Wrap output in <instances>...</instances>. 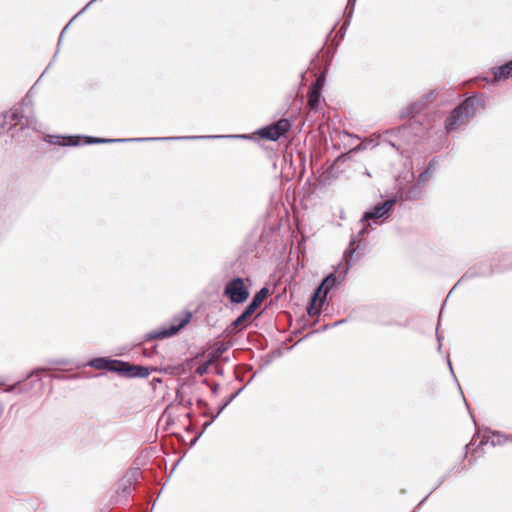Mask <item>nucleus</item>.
<instances>
[{
  "label": "nucleus",
  "instance_id": "obj_1",
  "mask_svg": "<svg viewBox=\"0 0 512 512\" xmlns=\"http://www.w3.org/2000/svg\"><path fill=\"white\" fill-rule=\"evenodd\" d=\"M478 107H484L482 94H473L460 102L445 119L447 132L465 127L476 113Z\"/></svg>",
  "mask_w": 512,
  "mask_h": 512
},
{
  "label": "nucleus",
  "instance_id": "obj_2",
  "mask_svg": "<svg viewBox=\"0 0 512 512\" xmlns=\"http://www.w3.org/2000/svg\"><path fill=\"white\" fill-rule=\"evenodd\" d=\"M369 228H372V223H362V228L359 230L357 235L351 238L348 248L343 253L342 262L339 263L340 268H342V277L346 276L348 273L352 261L354 259L358 260L364 255L366 244L361 240V238L369 233Z\"/></svg>",
  "mask_w": 512,
  "mask_h": 512
},
{
  "label": "nucleus",
  "instance_id": "obj_3",
  "mask_svg": "<svg viewBox=\"0 0 512 512\" xmlns=\"http://www.w3.org/2000/svg\"><path fill=\"white\" fill-rule=\"evenodd\" d=\"M83 138L85 144H106L128 141H169V140H196V139H217V138H249L247 135H207V136H182V137H152V138H132V139H109L92 136H79Z\"/></svg>",
  "mask_w": 512,
  "mask_h": 512
},
{
  "label": "nucleus",
  "instance_id": "obj_4",
  "mask_svg": "<svg viewBox=\"0 0 512 512\" xmlns=\"http://www.w3.org/2000/svg\"><path fill=\"white\" fill-rule=\"evenodd\" d=\"M17 125L21 129L36 130L37 120L34 116L24 115L22 105L14 106L10 111L0 114V127L8 126V129H11Z\"/></svg>",
  "mask_w": 512,
  "mask_h": 512
},
{
  "label": "nucleus",
  "instance_id": "obj_5",
  "mask_svg": "<svg viewBox=\"0 0 512 512\" xmlns=\"http://www.w3.org/2000/svg\"><path fill=\"white\" fill-rule=\"evenodd\" d=\"M192 314L185 312L184 315L175 316L172 322L167 327H162L158 330L146 333L143 336V341L161 340L176 335L181 329H183L191 320Z\"/></svg>",
  "mask_w": 512,
  "mask_h": 512
},
{
  "label": "nucleus",
  "instance_id": "obj_6",
  "mask_svg": "<svg viewBox=\"0 0 512 512\" xmlns=\"http://www.w3.org/2000/svg\"><path fill=\"white\" fill-rule=\"evenodd\" d=\"M268 295L269 289L266 286L262 287L258 292H256L250 303L228 327L229 333H234V330L238 329L239 327L241 329L245 328L247 326L246 321L255 313V311L260 307Z\"/></svg>",
  "mask_w": 512,
  "mask_h": 512
},
{
  "label": "nucleus",
  "instance_id": "obj_7",
  "mask_svg": "<svg viewBox=\"0 0 512 512\" xmlns=\"http://www.w3.org/2000/svg\"><path fill=\"white\" fill-rule=\"evenodd\" d=\"M223 293L232 304H242L250 296L249 287L245 284V280L239 276L226 282Z\"/></svg>",
  "mask_w": 512,
  "mask_h": 512
},
{
  "label": "nucleus",
  "instance_id": "obj_8",
  "mask_svg": "<svg viewBox=\"0 0 512 512\" xmlns=\"http://www.w3.org/2000/svg\"><path fill=\"white\" fill-rule=\"evenodd\" d=\"M396 204V200L391 198L384 202L377 203L371 209L365 211L360 219L361 223H372L380 224L384 222L390 215L393 207Z\"/></svg>",
  "mask_w": 512,
  "mask_h": 512
},
{
  "label": "nucleus",
  "instance_id": "obj_9",
  "mask_svg": "<svg viewBox=\"0 0 512 512\" xmlns=\"http://www.w3.org/2000/svg\"><path fill=\"white\" fill-rule=\"evenodd\" d=\"M291 128V121L287 118H281L278 121L262 127L258 130V135L265 140L277 141L283 137Z\"/></svg>",
  "mask_w": 512,
  "mask_h": 512
},
{
  "label": "nucleus",
  "instance_id": "obj_10",
  "mask_svg": "<svg viewBox=\"0 0 512 512\" xmlns=\"http://www.w3.org/2000/svg\"><path fill=\"white\" fill-rule=\"evenodd\" d=\"M151 371H157V368L150 369L147 366L119 360L117 374L126 378H146Z\"/></svg>",
  "mask_w": 512,
  "mask_h": 512
},
{
  "label": "nucleus",
  "instance_id": "obj_11",
  "mask_svg": "<svg viewBox=\"0 0 512 512\" xmlns=\"http://www.w3.org/2000/svg\"><path fill=\"white\" fill-rule=\"evenodd\" d=\"M341 270L342 268L338 265L334 272L328 274L314 290V297L325 296L326 299L329 291L338 286L345 278V276L342 277Z\"/></svg>",
  "mask_w": 512,
  "mask_h": 512
},
{
  "label": "nucleus",
  "instance_id": "obj_12",
  "mask_svg": "<svg viewBox=\"0 0 512 512\" xmlns=\"http://www.w3.org/2000/svg\"><path fill=\"white\" fill-rule=\"evenodd\" d=\"M502 268H494L491 264L488 263H479L477 265H474L471 267L456 283V285L453 287V289L456 288V286L460 285L462 282L468 279H472L475 277H487L492 275L494 272H500L502 271Z\"/></svg>",
  "mask_w": 512,
  "mask_h": 512
},
{
  "label": "nucleus",
  "instance_id": "obj_13",
  "mask_svg": "<svg viewBox=\"0 0 512 512\" xmlns=\"http://www.w3.org/2000/svg\"><path fill=\"white\" fill-rule=\"evenodd\" d=\"M140 475L139 469H134L127 473L117 484L116 493L118 496L127 498L131 494V487L137 481Z\"/></svg>",
  "mask_w": 512,
  "mask_h": 512
},
{
  "label": "nucleus",
  "instance_id": "obj_14",
  "mask_svg": "<svg viewBox=\"0 0 512 512\" xmlns=\"http://www.w3.org/2000/svg\"><path fill=\"white\" fill-rule=\"evenodd\" d=\"M87 365L94 369L117 373L119 360L109 359L106 357H95L89 360Z\"/></svg>",
  "mask_w": 512,
  "mask_h": 512
},
{
  "label": "nucleus",
  "instance_id": "obj_15",
  "mask_svg": "<svg viewBox=\"0 0 512 512\" xmlns=\"http://www.w3.org/2000/svg\"><path fill=\"white\" fill-rule=\"evenodd\" d=\"M434 97V93L430 92L429 94L425 95V97L417 102L409 104L402 112H401V118L414 116L416 114H419L427 105V103Z\"/></svg>",
  "mask_w": 512,
  "mask_h": 512
},
{
  "label": "nucleus",
  "instance_id": "obj_16",
  "mask_svg": "<svg viewBox=\"0 0 512 512\" xmlns=\"http://www.w3.org/2000/svg\"><path fill=\"white\" fill-rule=\"evenodd\" d=\"M45 141L50 144H57L60 146H78L80 145L79 136H61V135H47Z\"/></svg>",
  "mask_w": 512,
  "mask_h": 512
},
{
  "label": "nucleus",
  "instance_id": "obj_17",
  "mask_svg": "<svg viewBox=\"0 0 512 512\" xmlns=\"http://www.w3.org/2000/svg\"><path fill=\"white\" fill-rule=\"evenodd\" d=\"M495 81L505 80L512 77V60L500 66H494L490 69Z\"/></svg>",
  "mask_w": 512,
  "mask_h": 512
},
{
  "label": "nucleus",
  "instance_id": "obj_18",
  "mask_svg": "<svg viewBox=\"0 0 512 512\" xmlns=\"http://www.w3.org/2000/svg\"><path fill=\"white\" fill-rule=\"evenodd\" d=\"M325 301V296L314 297L313 293L307 306L308 315L310 317L319 316L321 313V307L325 303Z\"/></svg>",
  "mask_w": 512,
  "mask_h": 512
},
{
  "label": "nucleus",
  "instance_id": "obj_19",
  "mask_svg": "<svg viewBox=\"0 0 512 512\" xmlns=\"http://www.w3.org/2000/svg\"><path fill=\"white\" fill-rule=\"evenodd\" d=\"M321 102V93L317 87L310 89L308 93V106L310 110H317Z\"/></svg>",
  "mask_w": 512,
  "mask_h": 512
},
{
  "label": "nucleus",
  "instance_id": "obj_20",
  "mask_svg": "<svg viewBox=\"0 0 512 512\" xmlns=\"http://www.w3.org/2000/svg\"><path fill=\"white\" fill-rule=\"evenodd\" d=\"M356 1L357 0H348V2H347V6L345 9L346 18H345V21L339 31V32H341V38L344 36L345 30L347 29L348 25L350 24Z\"/></svg>",
  "mask_w": 512,
  "mask_h": 512
},
{
  "label": "nucleus",
  "instance_id": "obj_21",
  "mask_svg": "<svg viewBox=\"0 0 512 512\" xmlns=\"http://www.w3.org/2000/svg\"><path fill=\"white\" fill-rule=\"evenodd\" d=\"M229 348V344L226 343H219L207 356L209 360L212 362H215L218 360L223 353H225Z\"/></svg>",
  "mask_w": 512,
  "mask_h": 512
},
{
  "label": "nucleus",
  "instance_id": "obj_22",
  "mask_svg": "<svg viewBox=\"0 0 512 512\" xmlns=\"http://www.w3.org/2000/svg\"><path fill=\"white\" fill-rule=\"evenodd\" d=\"M422 195V187L420 186L419 183H417L408 189V191L406 192V199L415 201L419 200L422 197Z\"/></svg>",
  "mask_w": 512,
  "mask_h": 512
},
{
  "label": "nucleus",
  "instance_id": "obj_23",
  "mask_svg": "<svg viewBox=\"0 0 512 512\" xmlns=\"http://www.w3.org/2000/svg\"><path fill=\"white\" fill-rule=\"evenodd\" d=\"M24 382H25L24 380L17 381L13 385L8 386V388L5 391L9 392V393H13V392L23 393V392H27L29 389H31V386L28 387L27 384H24Z\"/></svg>",
  "mask_w": 512,
  "mask_h": 512
},
{
  "label": "nucleus",
  "instance_id": "obj_24",
  "mask_svg": "<svg viewBox=\"0 0 512 512\" xmlns=\"http://www.w3.org/2000/svg\"><path fill=\"white\" fill-rule=\"evenodd\" d=\"M245 386L239 388L237 391L228 396L218 407V414H221L223 410L244 390Z\"/></svg>",
  "mask_w": 512,
  "mask_h": 512
},
{
  "label": "nucleus",
  "instance_id": "obj_25",
  "mask_svg": "<svg viewBox=\"0 0 512 512\" xmlns=\"http://www.w3.org/2000/svg\"><path fill=\"white\" fill-rule=\"evenodd\" d=\"M489 439L493 446L502 445L508 441V437L498 431L492 432V435L489 437Z\"/></svg>",
  "mask_w": 512,
  "mask_h": 512
},
{
  "label": "nucleus",
  "instance_id": "obj_26",
  "mask_svg": "<svg viewBox=\"0 0 512 512\" xmlns=\"http://www.w3.org/2000/svg\"><path fill=\"white\" fill-rule=\"evenodd\" d=\"M213 362L211 360H209L207 358V360L205 362H203L202 364H200L197 368H196V373L199 375V376H204L208 373L209 371V367L210 365L212 364Z\"/></svg>",
  "mask_w": 512,
  "mask_h": 512
},
{
  "label": "nucleus",
  "instance_id": "obj_27",
  "mask_svg": "<svg viewBox=\"0 0 512 512\" xmlns=\"http://www.w3.org/2000/svg\"><path fill=\"white\" fill-rule=\"evenodd\" d=\"M449 473H446L445 475H443L440 480L438 481V483L433 487V489L420 501V503L418 504V506H421L427 499L428 497L431 495V493H433L440 485H442L444 483V481L447 479Z\"/></svg>",
  "mask_w": 512,
  "mask_h": 512
},
{
  "label": "nucleus",
  "instance_id": "obj_28",
  "mask_svg": "<svg viewBox=\"0 0 512 512\" xmlns=\"http://www.w3.org/2000/svg\"><path fill=\"white\" fill-rule=\"evenodd\" d=\"M430 176H431L430 175V171L429 170H424L422 173L419 174L418 179H417V183H419V184L423 183Z\"/></svg>",
  "mask_w": 512,
  "mask_h": 512
},
{
  "label": "nucleus",
  "instance_id": "obj_29",
  "mask_svg": "<svg viewBox=\"0 0 512 512\" xmlns=\"http://www.w3.org/2000/svg\"><path fill=\"white\" fill-rule=\"evenodd\" d=\"M44 371V369H36V370H33L28 376L27 378H35V381H40L41 378H40V373Z\"/></svg>",
  "mask_w": 512,
  "mask_h": 512
},
{
  "label": "nucleus",
  "instance_id": "obj_30",
  "mask_svg": "<svg viewBox=\"0 0 512 512\" xmlns=\"http://www.w3.org/2000/svg\"><path fill=\"white\" fill-rule=\"evenodd\" d=\"M156 352V346L152 347L151 349L142 348V353L145 357H152Z\"/></svg>",
  "mask_w": 512,
  "mask_h": 512
},
{
  "label": "nucleus",
  "instance_id": "obj_31",
  "mask_svg": "<svg viewBox=\"0 0 512 512\" xmlns=\"http://www.w3.org/2000/svg\"><path fill=\"white\" fill-rule=\"evenodd\" d=\"M447 363H448V366H449V369H450V372H451V374H452L453 378L455 379V381H456V382H458V381H457V378H456V376H455V373H454V371H453L452 364H451V361H450V359H449V358L447 359ZM457 385H458V387H459V390H460V391H462V390H461V387H460V385H459V383H457ZM461 393L463 394V392H461Z\"/></svg>",
  "mask_w": 512,
  "mask_h": 512
},
{
  "label": "nucleus",
  "instance_id": "obj_32",
  "mask_svg": "<svg viewBox=\"0 0 512 512\" xmlns=\"http://www.w3.org/2000/svg\"><path fill=\"white\" fill-rule=\"evenodd\" d=\"M343 322H345V320H339V321H336V322H334L332 324H326V325L323 326V330L329 329L331 327H336L337 325H339V324H341Z\"/></svg>",
  "mask_w": 512,
  "mask_h": 512
},
{
  "label": "nucleus",
  "instance_id": "obj_33",
  "mask_svg": "<svg viewBox=\"0 0 512 512\" xmlns=\"http://www.w3.org/2000/svg\"><path fill=\"white\" fill-rule=\"evenodd\" d=\"M197 406H198L199 408H207V407H208V403H207L205 400H203V399L199 398V399L197 400Z\"/></svg>",
  "mask_w": 512,
  "mask_h": 512
},
{
  "label": "nucleus",
  "instance_id": "obj_34",
  "mask_svg": "<svg viewBox=\"0 0 512 512\" xmlns=\"http://www.w3.org/2000/svg\"><path fill=\"white\" fill-rule=\"evenodd\" d=\"M434 164H435V158H433V159L429 162V164H428L427 168L425 169V170H429V171H430V175H432V173H433V170H434Z\"/></svg>",
  "mask_w": 512,
  "mask_h": 512
},
{
  "label": "nucleus",
  "instance_id": "obj_35",
  "mask_svg": "<svg viewBox=\"0 0 512 512\" xmlns=\"http://www.w3.org/2000/svg\"><path fill=\"white\" fill-rule=\"evenodd\" d=\"M436 338H437V341H438V350H441V347H442V339L443 337L439 334L438 332V328L436 329Z\"/></svg>",
  "mask_w": 512,
  "mask_h": 512
},
{
  "label": "nucleus",
  "instance_id": "obj_36",
  "mask_svg": "<svg viewBox=\"0 0 512 512\" xmlns=\"http://www.w3.org/2000/svg\"><path fill=\"white\" fill-rule=\"evenodd\" d=\"M218 390H219V384L218 383H214L213 385H211V391L214 395H216L218 393Z\"/></svg>",
  "mask_w": 512,
  "mask_h": 512
},
{
  "label": "nucleus",
  "instance_id": "obj_37",
  "mask_svg": "<svg viewBox=\"0 0 512 512\" xmlns=\"http://www.w3.org/2000/svg\"><path fill=\"white\" fill-rule=\"evenodd\" d=\"M213 422L210 420V421H207L203 424V428H202V431L204 432Z\"/></svg>",
  "mask_w": 512,
  "mask_h": 512
},
{
  "label": "nucleus",
  "instance_id": "obj_38",
  "mask_svg": "<svg viewBox=\"0 0 512 512\" xmlns=\"http://www.w3.org/2000/svg\"><path fill=\"white\" fill-rule=\"evenodd\" d=\"M69 24H70V23H68V24L63 28V30H62V32H61V34H60V38H59V42H58V43H60V42H61V40H62V36H63V34L65 33V31L67 30V28H68Z\"/></svg>",
  "mask_w": 512,
  "mask_h": 512
},
{
  "label": "nucleus",
  "instance_id": "obj_39",
  "mask_svg": "<svg viewBox=\"0 0 512 512\" xmlns=\"http://www.w3.org/2000/svg\"><path fill=\"white\" fill-rule=\"evenodd\" d=\"M202 433H203V431H202L199 435H197L194 439H192V441H191V445H194V444L198 441V439L200 438V436L202 435Z\"/></svg>",
  "mask_w": 512,
  "mask_h": 512
},
{
  "label": "nucleus",
  "instance_id": "obj_40",
  "mask_svg": "<svg viewBox=\"0 0 512 512\" xmlns=\"http://www.w3.org/2000/svg\"><path fill=\"white\" fill-rule=\"evenodd\" d=\"M216 373H217L218 375H223V368H222V367H217V368H216Z\"/></svg>",
  "mask_w": 512,
  "mask_h": 512
},
{
  "label": "nucleus",
  "instance_id": "obj_41",
  "mask_svg": "<svg viewBox=\"0 0 512 512\" xmlns=\"http://www.w3.org/2000/svg\"><path fill=\"white\" fill-rule=\"evenodd\" d=\"M236 379L238 381H240V382L243 381V375L242 374H236Z\"/></svg>",
  "mask_w": 512,
  "mask_h": 512
},
{
  "label": "nucleus",
  "instance_id": "obj_42",
  "mask_svg": "<svg viewBox=\"0 0 512 512\" xmlns=\"http://www.w3.org/2000/svg\"><path fill=\"white\" fill-rule=\"evenodd\" d=\"M219 415H220V414H218V412H217L216 414H214V415H212V416H211V419H210V420H211L212 422H214V421H215V419H216Z\"/></svg>",
  "mask_w": 512,
  "mask_h": 512
},
{
  "label": "nucleus",
  "instance_id": "obj_43",
  "mask_svg": "<svg viewBox=\"0 0 512 512\" xmlns=\"http://www.w3.org/2000/svg\"><path fill=\"white\" fill-rule=\"evenodd\" d=\"M473 445V441L465 445L466 450H468Z\"/></svg>",
  "mask_w": 512,
  "mask_h": 512
},
{
  "label": "nucleus",
  "instance_id": "obj_44",
  "mask_svg": "<svg viewBox=\"0 0 512 512\" xmlns=\"http://www.w3.org/2000/svg\"><path fill=\"white\" fill-rule=\"evenodd\" d=\"M364 175L369 176V177L371 176L369 170H367V169L365 170Z\"/></svg>",
  "mask_w": 512,
  "mask_h": 512
},
{
  "label": "nucleus",
  "instance_id": "obj_45",
  "mask_svg": "<svg viewBox=\"0 0 512 512\" xmlns=\"http://www.w3.org/2000/svg\"><path fill=\"white\" fill-rule=\"evenodd\" d=\"M66 363H67V362H66V361H63V360H61V361H57V364H62V365H64V364H66Z\"/></svg>",
  "mask_w": 512,
  "mask_h": 512
},
{
  "label": "nucleus",
  "instance_id": "obj_46",
  "mask_svg": "<svg viewBox=\"0 0 512 512\" xmlns=\"http://www.w3.org/2000/svg\"><path fill=\"white\" fill-rule=\"evenodd\" d=\"M390 133L392 134V133H394V131L393 130H386L385 131V134H390Z\"/></svg>",
  "mask_w": 512,
  "mask_h": 512
},
{
  "label": "nucleus",
  "instance_id": "obj_47",
  "mask_svg": "<svg viewBox=\"0 0 512 512\" xmlns=\"http://www.w3.org/2000/svg\"><path fill=\"white\" fill-rule=\"evenodd\" d=\"M512 268V264L505 265L503 269Z\"/></svg>",
  "mask_w": 512,
  "mask_h": 512
},
{
  "label": "nucleus",
  "instance_id": "obj_48",
  "mask_svg": "<svg viewBox=\"0 0 512 512\" xmlns=\"http://www.w3.org/2000/svg\"><path fill=\"white\" fill-rule=\"evenodd\" d=\"M394 324L397 325V326H400V327L406 326L405 324H401V323H398V322H395Z\"/></svg>",
  "mask_w": 512,
  "mask_h": 512
},
{
  "label": "nucleus",
  "instance_id": "obj_49",
  "mask_svg": "<svg viewBox=\"0 0 512 512\" xmlns=\"http://www.w3.org/2000/svg\"><path fill=\"white\" fill-rule=\"evenodd\" d=\"M506 437H508V441H511V442H512V434H510V435H506Z\"/></svg>",
  "mask_w": 512,
  "mask_h": 512
},
{
  "label": "nucleus",
  "instance_id": "obj_50",
  "mask_svg": "<svg viewBox=\"0 0 512 512\" xmlns=\"http://www.w3.org/2000/svg\"><path fill=\"white\" fill-rule=\"evenodd\" d=\"M155 383H161V379L157 378V379H154Z\"/></svg>",
  "mask_w": 512,
  "mask_h": 512
},
{
  "label": "nucleus",
  "instance_id": "obj_51",
  "mask_svg": "<svg viewBox=\"0 0 512 512\" xmlns=\"http://www.w3.org/2000/svg\"><path fill=\"white\" fill-rule=\"evenodd\" d=\"M486 443H487V441H486V440H482V441L480 442V445H484V444H486Z\"/></svg>",
  "mask_w": 512,
  "mask_h": 512
},
{
  "label": "nucleus",
  "instance_id": "obj_52",
  "mask_svg": "<svg viewBox=\"0 0 512 512\" xmlns=\"http://www.w3.org/2000/svg\"><path fill=\"white\" fill-rule=\"evenodd\" d=\"M389 144H390L392 147H394V148L396 147V145H395L393 142H391V141H389Z\"/></svg>",
  "mask_w": 512,
  "mask_h": 512
},
{
  "label": "nucleus",
  "instance_id": "obj_53",
  "mask_svg": "<svg viewBox=\"0 0 512 512\" xmlns=\"http://www.w3.org/2000/svg\"><path fill=\"white\" fill-rule=\"evenodd\" d=\"M191 404H192L191 401L186 402L187 406H191Z\"/></svg>",
  "mask_w": 512,
  "mask_h": 512
},
{
  "label": "nucleus",
  "instance_id": "obj_54",
  "mask_svg": "<svg viewBox=\"0 0 512 512\" xmlns=\"http://www.w3.org/2000/svg\"><path fill=\"white\" fill-rule=\"evenodd\" d=\"M208 415H209V413H208V412H204V413H203V416H205V417H206V416H208Z\"/></svg>",
  "mask_w": 512,
  "mask_h": 512
}]
</instances>
